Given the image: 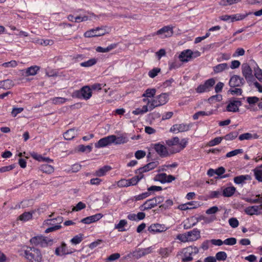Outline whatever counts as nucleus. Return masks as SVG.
<instances>
[{"label":"nucleus","mask_w":262,"mask_h":262,"mask_svg":"<svg viewBox=\"0 0 262 262\" xmlns=\"http://www.w3.org/2000/svg\"><path fill=\"white\" fill-rule=\"evenodd\" d=\"M25 256L29 262H40L42 255L40 251L34 247H27L25 250Z\"/></svg>","instance_id":"1"},{"label":"nucleus","mask_w":262,"mask_h":262,"mask_svg":"<svg viewBox=\"0 0 262 262\" xmlns=\"http://www.w3.org/2000/svg\"><path fill=\"white\" fill-rule=\"evenodd\" d=\"M110 29L107 26H101L86 31L84 34L85 37H98L108 33Z\"/></svg>","instance_id":"2"},{"label":"nucleus","mask_w":262,"mask_h":262,"mask_svg":"<svg viewBox=\"0 0 262 262\" xmlns=\"http://www.w3.org/2000/svg\"><path fill=\"white\" fill-rule=\"evenodd\" d=\"M199 253V249L196 247L189 246L184 248L182 250L183 254L182 261L183 262H189L193 260L192 256Z\"/></svg>","instance_id":"3"},{"label":"nucleus","mask_w":262,"mask_h":262,"mask_svg":"<svg viewBox=\"0 0 262 262\" xmlns=\"http://www.w3.org/2000/svg\"><path fill=\"white\" fill-rule=\"evenodd\" d=\"M164 201V198L161 196H158L151 199L147 200L144 204L140 206L141 210H148L155 207L158 204H160Z\"/></svg>","instance_id":"4"},{"label":"nucleus","mask_w":262,"mask_h":262,"mask_svg":"<svg viewBox=\"0 0 262 262\" xmlns=\"http://www.w3.org/2000/svg\"><path fill=\"white\" fill-rule=\"evenodd\" d=\"M173 33V28L170 26H164L162 28L160 29L156 32L154 33L149 36L154 37L156 35H160L161 38H164L166 37H171Z\"/></svg>","instance_id":"5"},{"label":"nucleus","mask_w":262,"mask_h":262,"mask_svg":"<svg viewBox=\"0 0 262 262\" xmlns=\"http://www.w3.org/2000/svg\"><path fill=\"white\" fill-rule=\"evenodd\" d=\"M73 94L78 98L88 100L92 96V89L89 86H84L80 90L74 92Z\"/></svg>","instance_id":"6"},{"label":"nucleus","mask_w":262,"mask_h":262,"mask_svg":"<svg viewBox=\"0 0 262 262\" xmlns=\"http://www.w3.org/2000/svg\"><path fill=\"white\" fill-rule=\"evenodd\" d=\"M32 245L35 246L39 245L42 247H46L49 243H52V239H49L47 237L43 236H36L32 237L30 240Z\"/></svg>","instance_id":"7"},{"label":"nucleus","mask_w":262,"mask_h":262,"mask_svg":"<svg viewBox=\"0 0 262 262\" xmlns=\"http://www.w3.org/2000/svg\"><path fill=\"white\" fill-rule=\"evenodd\" d=\"M242 71L243 76L248 82H252L255 80L252 74V69L248 63H245L242 64Z\"/></svg>","instance_id":"8"},{"label":"nucleus","mask_w":262,"mask_h":262,"mask_svg":"<svg viewBox=\"0 0 262 262\" xmlns=\"http://www.w3.org/2000/svg\"><path fill=\"white\" fill-rule=\"evenodd\" d=\"M75 251L76 250L74 249L68 248L66 243L62 242L60 247L56 248L55 254L58 256H60L61 255L70 254Z\"/></svg>","instance_id":"9"},{"label":"nucleus","mask_w":262,"mask_h":262,"mask_svg":"<svg viewBox=\"0 0 262 262\" xmlns=\"http://www.w3.org/2000/svg\"><path fill=\"white\" fill-rule=\"evenodd\" d=\"M215 80L213 78H210L206 80L203 84L198 86L196 92L199 93L209 91L210 89L215 84Z\"/></svg>","instance_id":"10"},{"label":"nucleus","mask_w":262,"mask_h":262,"mask_svg":"<svg viewBox=\"0 0 262 262\" xmlns=\"http://www.w3.org/2000/svg\"><path fill=\"white\" fill-rule=\"evenodd\" d=\"M114 138L110 135L101 138L95 144V146L96 148H101L109 145L114 142Z\"/></svg>","instance_id":"11"},{"label":"nucleus","mask_w":262,"mask_h":262,"mask_svg":"<svg viewBox=\"0 0 262 262\" xmlns=\"http://www.w3.org/2000/svg\"><path fill=\"white\" fill-rule=\"evenodd\" d=\"M245 83V80L243 78L237 75L232 76L229 80V84L230 87H240Z\"/></svg>","instance_id":"12"},{"label":"nucleus","mask_w":262,"mask_h":262,"mask_svg":"<svg viewBox=\"0 0 262 262\" xmlns=\"http://www.w3.org/2000/svg\"><path fill=\"white\" fill-rule=\"evenodd\" d=\"M178 58L182 62H187L192 59V51L187 49L181 52Z\"/></svg>","instance_id":"13"},{"label":"nucleus","mask_w":262,"mask_h":262,"mask_svg":"<svg viewBox=\"0 0 262 262\" xmlns=\"http://www.w3.org/2000/svg\"><path fill=\"white\" fill-rule=\"evenodd\" d=\"M154 148L161 157H166L169 155L167 148L164 145L160 143L155 144Z\"/></svg>","instance_id":"14"},{"label":"nucleus","mask_w":262,"mask_h":262,"mask_svg":"<svg viewBox=\"0 0 262 262\" xmlns=\"http://www.w3.org/2000/svg\"><path fill=\"white\" fill-rule=\"evenodd\" d=\"M241 105L242 102L239 100L234 99L230 101L227 106L226 109L228 112H236L238 111V107Z\"/></svg>","instance_id":"15"},{"label":"nucleus","mask_w":262,"mask_h":262,"mask_svg":"<svg viewBox=\"0 0 262 262\" xmlns=\"http://www.w3.org/2000/svg\"><path fill=\"white\" fill-rule=\"evenodd\" d=\"M260 208L262 209V204L259 206H249L245 209V212L250 215H259L262 213V212L259 211Z\"/></svg>","instance_id":"16"},{"label":"nucleus","mask_w":262,"mask_h":262,"mask_svg":"<svg viewBox=\"0 0 262 262\" xmlns=\"http://www.w3.org/2000/svg\"><path fill=\"white\" fill-rule=\"evenodd\" d=\"M166 230V228L164 225L159 224H151L148 228V230L152 233L162 232Z\"/></svg>","instance_id":"17"},{"label":"nucleus","mask_w":262,"mask_h":262,"mask_svg":"<svg viewBox=\"0 0 262 262\" xmlns=\"http://www.w3.org/2000/svg\"><path fill=\"white\" fill-rule=\"evenodd\" d=\"M159 165L158 161H154L148 163L142 167L139 168L137 171H139L140 172H145L152 170L157 167Z\"/></svg>","instance_id":"18"},{"label":"nucleus","mask_w":262,"mask_h":262,"mask_svg":"<svg viewBox=\"0 0 262 262\" xmlns=\"http://www.w3.org/2000/svg\"><path fill=\"white\" fill-rule=\"evenodd\" d=\"M187 236L189 241H194L200 237V231L195 228L192 231L187 232Z\"/></svg>","instance_id":"19"},{"label":"nucleus","mask_w":262,"mask_h":262,"mask_svg":"<svg viewBox=\"0 0 262 262\" xmlns=\"http://www.w3.org/2000/svg\"><path fill=\"white\" fill-rule=\"evenodd\" d=\"M251 177L250 175H241L234 177V182L236 184H243L246 180H251Z\"/></svg>","instance_id":"20"},{"label":"nucleus","mask_w":262,"mask_h":262,"mask_svg":"<svg viewBox=\"0 0 262 262\" xmlns=\"http://www.w3.org/2000/svg\"><path fill=\"white\" fill-rule=\"evenodd\" d=\"M62 217L61 216H58L56 218L48 219L44 221L43 225H50V226H55L57 225V224H60L62 222Z\"/></svg>","instance_id":"21"},{"label":"nucleus","mask_w":262,"mask_h":262,"mask_svg":"<svg viewBox=\"0 0 262 262\" xmlns=\"http://www.w3.org/2000/svg\"><path fill=\"white\" fill-rule=\"evenodd\" d=\"M39 70L40 67L37 66H31L26 69L25 76H29L35 75Z\"/></svg>","instance_id":"22"},{"label":"nucleus","mask_w":262,"mask_h":262,"mask_svg":"<svg viewBox=\"0 0 262 262\" xmlns=\"http://www.w3.org/2000/svg\"><path fill=\"white\" fill-rule=\"evenodd\" d=\"M14 85L13 81L11 79H6L0 81V88L4 90H8L11 89Z\"/></svg>","instance_id":"23"},{"label":"nucleus","mask_w":262,"mask_h":262,"mask_svg":"<svg viewBox=\"0 0 262 262\" xmlns=\"http://www.w3.org/2000/svg\"><path fill=\"white\" fill-rule=\"evenodd\" d=\"M111 169V167L110 166H104L98 170L96 171L93 174L94 176L97 177H102L106 174V172Z\"/></svg>","instance_id":"24"},{"label":"nucleus","mask_w":262,"mask_h":262,"mask_svg":"<svg viewBox=\"0 0 262 262\" xmlns=\"http://www.w3.org/2000/svg\"><path fill=\"white\" fill-rule=\"evenodd\" d=\"M112 136L115 137L113 143H115V144H124L127 143L128 141L127 137L125 135H121L117 137L115 135Z\"/></svg>","instance_id":"25"},{"label":"nucleus","mask_w":262,"mask_h":262,"mask_svg":"<svg viewBox=\"0 0 262 262\" xmlns=\"http://www.w3.org/2000/svg\"><path fill=\"white\" fill-rule=\"evenodd\" d=\"M236 188L234 186L226 187L223 190V195L225 197H230L234 194Z\"/></svg>","instance_id":"26"},{"label":"nucleus","mask_w":262,"mask_h":262,"mask_svg":"<svg viewBox=\"0 0 262 262\" xmlns=\"http://www.w3.org/2000/svg\"><path fill=\"white\" fill-rule=\"evenodd\" d=\"M148 105H149V110L150 111L156 107L161 106L159 101L157 99V96L151 100H148Z\"/></svg>","instance_id":"27"},{"label":"nucleus","mask_w":262,"mask_h":262,"mask_svg":"<svg viewBox=\"0 0 262 262\" xmlns=\"http://www.w3.org/2000/svg\"><path fill=\"white\" fill-rule=\"evenodd\" d=\"M229 68L227 63H220L213 67V71L215 73H219Z\"/></svg>","instance_id":"28"},{"label":"nucleus","mask_w":262,"mask_h":262,"mask_svg":"<svg viewBox=\"0 0 262 262\" xmlns=\"http://www.w3.org/2000/svg\"><path fill=\"white\" fill-rule=\"evenodd\" d=\"M117 46L116 44H111L106 48H102L101 47H98L96 51L100 53H106L110 51L111 50L115 48Z\"/></svg>","instance_id":"29"},{"label":"nucleus","mask_w":262,"mask_h":262,"mask_svg":"<svg viewBox=\"0 0 262 262\" xmlns=\"http://www.w3.org/2000/svg\"><path fill=\"white\" fill-rule=\"evenodd\" d=\"M76 134L74 128H71L67 130L63 134L64 138L67 140H70L74 138Z\"/></svg>","instance_id":"30"},{"label":"nucleus","mask_w":262,"mask_h":262,"mask_svg":"<svg viewBox=\"0 0 262 262\" xmlns=\"http://www.w3.org/2000/svg\"><path fill=\"white\" fill-rule=\"evenodd\" d=\"M172 252V248H162L159 250V254L163 257H168Z\"/></svg>","instance_id":"31"},{"label":"nucleus","mask_w":262,"mask_h":262,"mask_svg":"<svg viewBox=\"0 0 262 262\" xmlns=\"http://www.w3.org/2000/svg\"><path fill=\"white\" fill-rule=\"evenodd\" d=\"M157 97L161 105L166 103L168 100V95L167 93H162L157 96Z\"/></svg>","instance_id":"32"},{"label":"nucleus","mask_w":262,"mask_h":262,"mask_svg":"<svg viewBox=\"0 0 262 262\" xmlns=\"http://www.w3.org/2000/svg\"><path fill=\"white\" fill-rule=\"evenodd\" d=\"M195 203H196V202L191 201L184 204H181L178 206V208L181 210H186L188 209L195 208L196 207H188V205H193Z\"/></svg>","instance_id":"33"},{"label":"nucleus","mask_w":262,"mask_h":262,"mask_svg":"<svg viewBox=\"0 0 262 262\" xmlns=\"http://www.w3.org/2000/svg\"><path fill=\"white\" fill-rule=\"evenodd\" d=\"M167 175L165 173L158 174L154 178V180L156 181H159L162 183H166V178Z\"/></svg>","instance_id":"34"},{"label":"nucleus","mask_w":262,"mask_h":262,"mask_svg":"<svg viewBox=\"0 0 262 262\" xmlns=\"http://www.w3.org/2000/svg\"><path fill=\"white\" fill-rule=\"evenodd\" d=\"M150 193L149 192H145L144 193H142L141 194H140L139 195L134 196L132 199V200L133 201H138L140 200H142L147 197H148L150 195Z\"/></svg>","instance_id":"35"},{"label":"nucleus","mask_w":262,"mask_h":262,"mask_svg":"<svg viewBox=\"0 0 262 262\" xmlns=\"http://www.w3.org/2000/svg\"><path fill=\"white\" fill-rule=\"evenodd\" d=\"M251 12H249L248 13H246V14H236L235 15H232V20L231 22H233L235 20H240L244 19L246 17H247L248 15L251 14Z\"/></svg>","instance_id":"36"},{"label":"nucleus","mask_w":262,"mask_h":262,"mask_svg":"<svg viewBox=\"0 0 262 262\" xmlns=\"http://www.w3.org/2000/svg\"><path fill=\"white\" fill-rule=\"evenodd\" d=\"M40 170L45 173H50L53 172L54 168L50 165L43 164L40 167Z\"/></svg>","instance_id":"37"},{"label":"nucleus","mask_w":262,"mask_h":262,"mask_svg":"<svg viewBox=\"0 0 262 262\" xmlns=\"http://www.w3.org/2000/svg\"><path fill=\"white\" fill-rule=\"evenodd\" d=\"M156 93L155 89H147L142 95V97H153Z\"/></svg>","instance_id":"38"},{"label":"nucleus","mask_w":262,"mask_h":262,"mask_svg":"<svg viewBox=\"0 0 262 262\" xmlns=\"http://www.w3.org/2000/svg\"><path fill=\"white\" fill-rule=\"evenodd\" d=\"M179 143V138L177 137L166 141V144L169 146L178 145Z\"/></svg>","instance_id":"39"},{"label":"nucleus","mask_w":262,"mask_h":262,"mask_svg":"<svg viewBox=\"0 0 262 262\" xmlns=\"http://www.w3.org/2000/svg\"><path fill=\"white\" fill-rule=\"evenodd\" d=\"M127 225V221L125 220H121L118 224L115 225V228L118 229L119 231H124L125 230L123 227Z\"/></svg>","instance_id":"40"},{"label":"nucleus","mask_w":262,"mask_h":262,"mask_svg":"<svg viewBox=\"0 0 262 262\" xmlns=\"http://www.w3.org/2000/svg\"><path fill=\"white\" fill-rule=\"evenodd\" d=\"M36 43L44 46H52L54 43V41L52 39H38L36 40Z\"/></svg>","instance_id":"41"},{"label":"nucleus","mask_w":262,"mask_h":262,"mask_svg":"<svg viewBox=\"0 0 262 262\" xmlns=\"http://www.w3.org/2000/svg\"><path fill=\"white\" fill-rule=\"evenodd\" d=\"M238 135V133L237 132H232L227 134L223 138L226 140H232L235 139L237 137Z\"/></svg>","instance_id":"42"},{"label":"nucleus","mask_w":262,"mask_h":262,"mask_svg":"<svg viewBox=\"0 0 262 262\" xmlns=\"http://www.w3.org/2000/svg\"><path fill=\"white\" fill-rule=\"evenodd\" d=\"M97 60L95 58H92L86 61L81 62L80 66L83 67H89L96 64Z\"/></svg>","instance_id":"43"},{"label":"nucleus","mask_w":262,"mask_h":262,"mask_svg":"<svg viewBox=\"0 0 262 262\" xmlns=\"http://www.w3.org/2000/svg\"><path fill=\"white\" fill-rule=\"evenodd\" d=\"M255 179L259 182H262V170L259 168H256L254 170Z\"/></svg>","instance_id":"44"},{"label":"nucleus","mask_w":262,"mask_h":262,"mask_svg":"<svg viewBox=\"0 0 262 262\" xmlns=\"http://www.w3.org/2000/svg\"><path fill=\"white\" fill-rule=\"evenodd\" d=\"M32 217V214L29 212H25L19 216L20 220L23 221H28Z\"/></svg>","instance_id":"45"},{"label":"nucleus","mask_w":262,"mask_h":262,"mask_svg":"<svg viewBox=\"0 0 262 262\" xmlns=\"http://www.w3.org/2000/svg\"><path fill=\"white\" fill-rule=\"evenodd\" d=\"M82 236L83 235L81 234H79L75 236L73 238H72L71 239V242L74 245L79 244L82 241Z\"/></svg>","instance_id":"46"},{"label":"nucleus","mask_w":262,"mask_h":262,"mask_svg":"<svg viewBox=\"0 0 262 262\" xmlns=\"http://www.w3.org/2000/svg\"><path fill=\"white\" fill-rule=\"evenodd\" d=\"M227 254L225 252L220 251L215 255V258L218 260H225L227 258Z\"/></svg>","instance_id":"47"},{"label":"nucleus","mask_w":262,"mask_h":262,"mask_svg":"<svg viewBox=\"0 0 262 262\" xmlns=\"http://www.w3.org/2000/svg\"><path fill=\"white\" fill-rule=\"evenodd\" d=\"M242 0H221L220 4L222 6L231 5L233 4L237 3Z\"/></svg>","instance_id":"48"},{"label":"nucleus","mask_w":262,"mask_h":262,"mask_svg":"<svg viewBox=\"0 0 262 262\" xmlns=\"http://www.w3.org/2000/svg\"><path fill=\"white\" fill-rule=\"evenodd\" d=\"M254 75L261 82H262V70L257 66L254 68Z\"/></svg>","instance_id":"49"},{"label":"nucleus","mask_w":262,"mask_h":262,"mask_svg":"<svg viewBox=\"0 0 262 262\" xmlns=\"http://www.w3.org/2000/svg\"><path fill=\"white\" fill-rule=\"evenodd\" d=\"M92 149V147L91 145H86L85 146L84 145H80L78 147V150L80 152H85L88 151V152H90Z\"/></svg>","instance_id":"50"},{"label":"nucleus","mask_w":262,"mask_h":262,"mask_svg":"<svg viewBox=\"0 0 262 262\" xmlns=\"http://www.w3.org/2000/svg\"><path fill=\"white\" fill-rule=\"evenodd\" d=\"M223 139V137H216L214 139L211 140L208 143V145L209 146H213L216 145H217L220 144L222 140Z\"/></svg>","instance_id":"51"},{"label":"nucleus","mask_w":262,"mask_h":262,"mask_svg":"<svg viewBox=\"0 0 262 262\" xmlns=\"http://www.w3.org/2000/svg\"><path fill=\"white\" fill-rule=\"evenodd\" d=\"M211 114V113L209 112L207 113L205 111H199L195 113L193 115V119L194 120H197L200 116H208Z\"/></svg>","instance_id":"52"},{"label":"nucleus","mask_w":262,"mask_h":262,"mask_svg":"<svg viewBox=\"0 0 262 262\" xmlns=\"http://www.w3.org/2000/svg\"><path fill=\"white\" fill-rule=\"evenodd\" d=\"M243 152V150L242 149H237L228 152L226 154V157L227 158H230Z\"/></svg>","instance_id":"53"},{"label":"nucleus","mask_w":262,"mask_h":262,"mask_svg":"<svg viewBox=\"0 0 262 262\" xmlns=\"http://www.w3.org/2000/svg\"><path fill=\"white\" fill-rule=\"evenodd\" d=\"M160 72L161 69L158 68H154L153 69L149 71L148 76L150 78H153L155 77Z\"/></svg>","instance_id":"54"},{"label":"nucleus","mask_w":262,"mask_h":262,"mask_svg":"<svg viewBox=\"0 0 262 262\" xmlns=\"http://www.w3.org/2000/svg\"><path fill=\"white\" fill-rule=\"evenodd\" d=\"M178 132H184L189 129L190 125L185 124H178Z\"/></svg>","instance_id":"55"},{"label":"nucleus","mask_w":262,"mask_h":262,"mask_svg":"<svg viewBox=\"0 0 262 262\" xmlns=\"http://www.w3.org/2000/svg\"><path fill=\"white\" fill-rule=\"evenodd\" d=\"M120 257L118 253H115L110 255L106 259V261L111 262L118 259Z\"/></svg>","instance_id":"56"},{"label":"nucleus","mask_w":262,"mask_h":262,"mask_svg":"<svg viewBox=\"0 0 262 262\" xmlns=\"http://www.w3.org/2000/svg\"><path fill=\"white\" fill-rule=\"evenodd\" d=\"M66 99L62 97H55L51 99L52 103L54 104L63 103L66 101Z\"/></svg>","instance_id":"57"},{"label":"nucleus","mask_w":262,"mask_h":262,"mask_svg":"<svg viewBox=\"0 0 262 262\" xmlns=\"http://www.w3.org/2000/svg\"><path fill=\"white\" fill-rule=\"evenodd\" d=\"M173 205V202L171 200H167L165 203L159 206V208L161 209H166L169 207Z\"/></svg>","instance_id":"58"},{"label":"nucleus","mask_w":262,"mask_h":262,"mask_svg":"<svg viewBox=\"0 0 262 262\" xmlns=\"http://www.w3.org/2000/svg\"><path fill=\"white\" fill-rule=\"evenodd\" d=\"M177 239H179L182 242H186L189 241V237L187 236V232L184 234H180L177 235Z\"/></svg>","instance_id":"59"},{"label":"nucleus","mask_w":262,"mask_h":262,"mask_svg":"<svg viewBox=\"0 0 262 262\" xmlns=\"http://www.w3.org/2000/svg\"><path fill=\"white\" fill-rule=\"evenodd\" d=\"M236 243V239L234 237H230L224 241V244L226 245H234Z\"/></svg>","instance_id":"60"},{"label":"nucleus","mask_w":262,"mask_h":262,"mask_svg":"<svg viewBox=\"0 0 262 262\" xmlns=\"http://www.w3.org/2000/svg\"><path fill=\"white\" fill-rule=\"evenodd\" d=\"M86 207V205L84 203L82 202H79L75 207H74L72 210L75 211H78L81 210L82 209H84Z\"/></svg>","instance_id":"61"},{"label":"nucleus","mask_w":262,"mask_h":262,"mask_svg":"<svg viewBox=\"0 0 262 262\" xmlns=\"http://www.w3.org/2000/svg\"><path fill=\"white\" fill-rule=\"evenodd\" d=\"M229 224L231 227L234 228L238 226L239 223L236 218L232 217L229 220Z\"/></svg>","instance_id":"62"},{"label":"nucleus","mask_w":262,"mask_h":262,"mask_svg":"<svg viewBox=\"0 0 262 262\" xmlns=\"http://www.w3.org/2000/svg\"><path fill=\"white\" fill-rule=\"evenodd\" d=\"M238 139L241 141H242L244 140L251 139H252V134L249 133L243 134L239 136Z\"/></svg>","instance_id":"63"},{"label":"nucleus","mask_w":262,"mask_h":262,"mask_svg":"<svg viewBox=\"0 0 262 262\" xmlns=\"http://www.w3.org/2000/svg\"><path fill=\"white\" fill-rule=\"evenodd\" d=\"M24 111L23 107H14L11 112V115L13 117H15L17 114L21 113Z\"/></svg>","instance_id":"64"}]
</instances>
